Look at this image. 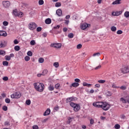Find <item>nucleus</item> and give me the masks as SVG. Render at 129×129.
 Instances as JSON below:
<instances>
[{
  "label": "nucleus",
  "mask_w": 129,
  "mask_h": 129,
  "mask_svg": "<svg viewBox=\"0 0 129 129\" xmlns=\"http://www.w3.org/2000/svg\"><path fill=\"white\" fill-rule=\"evenodd\" d=\"M88 27H90V24L84 23L81 26V28L82 30H85V29H87Z\"/></svg>",
  "instance_id": "nucleus-8"
},
{
  "label": "nucleus",
  "mask_w": 129,
  "mask_h": 129,
  "mask_svg": "<svg viewBox=\"0 0 129 129\" xmlns=\"http://www.w3.org/2000/svg\"><path fill=\"white\" fill-rule=\"evenodd\" d=\"M9 56L10 58H13V57H15V54H14V53H11Z\"/></svg>",
  "instance_id": "nucleus-62"
},
{
  "label": "nucleus",
  "mask_w": 129,
  "mask_h": 129,
  "mask_svg": "<svg viewBox=\"0 0 129 129\" xmlns=\"http://www.w3.org/2000/svg\"><path fill=\"white\" fill-rule=\"evenodd\" d=\"M48 73V70H44L42 73V75L43 76H45V75H46Z\"/></svg>",
  "instance_id": "nucleus-21"
},
{
  "label": "nucleus",
  "mask_w": 129,
  "mask_h": 129,
  "mask_svg": "<svg viewBox=\"0 0 129 129\" xmlns=\"http://www.w3.org/2000/svg\"><path fill=\"white\" fill-rule=\"evenodd\" d=\"M36 44V42L35 40H31L30 41V45H32V46H34Z\"/></svg>",
  "instance_id": "nucleus-42"
},
{
  "label": "nucleus",
  "mask_w": 129,
  "mask_h": 129,
  "mask_svg": "<svg viewBox=\"0 0 129 129\" xmlns=\"http://www.w3.org/2000/svg\"><path fill=\"white\" fill-rule=\"evenodd\" d=\"M42 36H43V37H44V38H46V37H47V33H44L42 34Z\"/></svg>",
  "instance_id": "nucleus-64"
},
{
  "label": "nucleus",
  "mask_w": 129,
  "mask_h": 129,
  "mask_svg": "<svg viewBox=\"0 0 129 129\" xmlns=\"http://www.w3.org/2000/svg\"><path fill=\"white\" fill-rule=\"evenodd\" d=\"M120 88V89H122V90H125V89H126V87L123 86H121Z\"/></svg>",
  "instance_id": "nucleus-54"
},
{
  "label": "nucleus",
  "mask_w": 129,
  "mask_h": 129,
  "mask_svg": "<svg viewBox=\"0 0 129 129\" xmlns=\"http://www.w3.org/2000/svg\"><path fill=\"white\" fill-rule=\"evenodd\" d=\"M33 129H39V126L37 125H34L33 126Z\"/></svg>",
  "instance_id": "nucleus-56"
},
{
  "label": "nucleus",
  "mask_w": 129,
  "mask_h": 129,
  "mask_svg": "<svg viewBox=\"0 0 129 129\" xmlns=\"http://www.w3.org/2000/svg\"><path fill=\"white\" fill-rule=\"evenodd\" d=\"M3 5L5 8H9L11 6V3L9 1H4Z\"/></svg>",
  "instance_id": "nucleus-9"
},
{
  "label": "nucleus",
  "mask_w": 129,
  "mask_h": 129,
  "mask_svg": "<svg viewBox=\"0 0 129 129\" xmlns=\"http://www.w3.org/2000/svg\"><path fill=\"white\" fill-rule=\"evenodd\" d=\"M7 47V42L3 41L0 42V48H5Z\"/></svg>",
  "instance_id": "nucleus-10"
},
{
  "label": "nucleus",
  "mask_w": 129,
  "mask_h": 129,
  "mask_svg": "<svg viewBox=\"0 0 129 129\" xmlns=\"http://www.w3.org/2000/svg\"><path fill=\"white\" fill-rule=\"evenodd\" d=\"M5 60L6 61H10V60H11V56H10V55H6L5 56Z\"/></svg>",
  "instance_id": "nucleus-23"
},
{
  "label": "nucleus",
  "mask_w": 129,
  "mask_h": 129,
  "mask_svg": "<svg viewBox=\"0 0 129 129\" xmlns=\"http://www.w3.org/2000/svg\"><path fill=\"white\" fill-rule=\"evenodd\" d=\"M121 14H122V12H121V11L116 12V16H119V15H121Z\"/></svg>",
  "instance_id": "nucleus-49"
},
{
  "label": "nucleus",
  "mask_w": 129,
  "mask_h": 129,
  "mask_svg": "<svg viewBox=\"0 0 129 129\" xmlns=\"http://www.w3.org/2000/svg\"><path fill=\"white\" fill-rule=\"evenodd\" d=\"M119 72L122 73L123 74H126V73H128L129 72V67L128 66H123L119 70Z\"/></svg>",
  "instance_id": "nucleus-3"
},
{
  "label": "nucleus",
  "mask_w": 129,
  "mask_h": 129,
  "mask_svg": "<svg viewBox=\"0 0 129 129\" xmlns=\"http://www.w3.org/2000/svg\"><path fill=\"white\" fill-rule=\"evenodd\" d=\"M55 6L56 8H59V7H61V3L59 2H57L55 3Z\"/></svg>",
  "instance_id": "nucleus-33"
},
{
  "label": "nucleus",
  "mask_w": 129,
  "mask_h": 129,
  "mask_svg": "<svg viewBox=\"0 0 129 129\" xmlns=\"http://www.w3.org/2000/svg\"><path fill=\"white\" fill-rule=\"evenodd\" d=\"M53 66L55 67V68H58L59 67V62H55L53 63Z\"/></svg>",
  "instance_id": "nucleus-30"
},
{
  "label": "nucleus",
  "mask_w": 129,
  "mask_h": 129,
  "mask_svg": "<svg viewBox=\"0 0 129 129\" xmlns=\"http://www.w3.org/2000/svg\"><path fill=\"white\" fill-rule=\"evenodd\" d=\"M101 68V66H98L95 68V70H98V69H100Z\"/></svg>",
  "instance_id": "nucleus-58"
},
{
  "label": "nucleus",
  "mask_w": 129,
  "mask_h": 129,
  "mask_svg": "<svg viewBox=\"0 0 129 129\" xmlns=\"http://www.w3.org/2000/svg\"><path fill=\"white\" fill-rule=\"evenodd\" d=\"M24 59H25V61H30V57H29V56H25Z\"/></svg>",
  "instance_id": "nucleus-44"
},
{
  "label": "nucleus",
  "mask_w": 129,
  "mask_h": 129,
  "mask_svg": "<svg viewBox=\"0 0 129 129\" xmlns=\"http://www.w3.org/2000/svg\"><path fill=\"white\" fill-rule=\"evenodd\" d=\"M124 16L125 18H128L129 17V12L128 11H126L125 12L124 14Z\"/></svg>",
  "instance_id": "nucleus-24"
},
{
  "label": "nucleus",
  "mask_w": 129,
  "mask_h": 129,
  "mask_svg": "<svg viewBox=\"0 0 129 129\" xmlns=\"http://www.w3.org/2000/svg\"><path fill=\"white\" fill-rule=\"evenodd\" d=\"M5 102L6 103H10L11 102V100L9 98H6L5 99Z\"/></svg>",
  "instance_id": "nucleus-45"
},
{
  "label": "nucleus",
  "mask_w": 129,
  "mask_h": 129,
  "mask_svg": "<svg viewBox=\"0 0 129 129\" xmlns=\"http://www.w3.org/2000/svg\"><path fill=\"white\" fill-rule=\"evenodd\" d=\"M111 30L112 31V32H115V31H116V27H115V26H112L111 28Z\"/></svg>",
  "instance_id": "nucleus-36"
},
{
  "label": "nucleus",
  "mask_w": 129,
  "mask_h": 129,
  "mask_svg": "<svg viewBox=\"0 0 129 129\" xmlns=\"http://www.w3.org/2000/svg\"><path fill=\"white\" fill-rule=\"evenodd\" d=\"M63 32H67V31H68V29L66 27H64L63 28Z\"/></svg>",
  "instance_id": "nucleus-61"
},
{
  "label": "nucleus",
  "mask_w": 129,
  "mask_h": 129,
  "mask_svg": "<svg viewBox=\"0 0 129 129\" xmlns=\"http://www.w3.org/2000/svg\"><path fill=\"white\" fill-rule=\"evenodd\" d=\"M107 95L108 96H111L112 95V93H111L110 91H108L107 92Z\"/></svg>",
  "instance_id": "nucleus-47"
},
{
  "label": "nucleus",
  "mask_w": 129,
  "mask_h": 129,
  "mask_svg": "<svg viewBox=\"0 0 129 129\" xmlns=\"http://www.w3.org/2000/svg\"><path fill=\"white\" fill-rule=\"evenodd\" d=\"M50 47H53V48H56L57 49H61V47H62V44L59 43H53L50 44Z\"/></svg>",
  "instance_id": "nucleus-5"
},
{
  "label": "nucleus",
  "mask_w": 129,
  "mask_h": 129,
  "mask_svg": "<svg viewBox=\"0 0 129 129\" xmlns=\"http://www.w3.org/2000/svg\"><path fill=\"white\" fill-rule=\"evenodd\" d=\"M23 16H24V13H23V12H19L17 17H19V18H22Z\"/></svg>",
  "instance_id": "nucleus-27"
},
{
  "label": "nucleus",
  "mask_w": 129,
  "mask_h": 129,
  "mask_svg": "<svg viewBox=\"0 0 129 129\" xmlns=\"http://www.w3.org/2000/svg\"><path fill=\"white\" fill-rule=\"evenodd\" d=\"M2 108L4 111H7V110H8V107L7 106H3Z\"/></svg>",
  "instance_id": "nucleus-43"
},
{
  "label": "nucleus",
  "mask_w": 129,
  "mask_h": 129,
  "mask_svg": "<svg viewBox=\"0 0 129 129\" xmlns=\"http://www.w3.org/2000/svg\"><path fill=\"white\" fill-rule=\"evenodd\" d=\"M121 0H116L112 3V5H119Z\"/></svg>",
  "instance_id": "nucleus-16"
},
{
  "label": "nucleus",
  "mask_w": 129,
  "mask_h": 129,
  "mask_svg": "<svg viewBox=\"0 0 129 129\" xmlns=\"http://www.w3.org/2000/svg\"><path fill=\"white\" fill-rule=\"evenodd\" d=\"M99 56H100V52H97V53H95L93 54V57H99Z\"/></svg>",
  "instance_id": "nucleus-26"
},
{
  "label": "nucleus",
  "mask_w": 129,
  "mask_h": 129,
  "mask_svg": "<svg viewBox=\"0 0 129 129\" xmlns=\"http://www.w3.org/2000/svg\"><path fill=\"white\" fill-rule=\"evenodd\" d=\"M37 32H41L42 31V28L40 27H38L36 29Z\"/></svg>",
  "instance_id": "nucleus-46"
},
{
  "label": "nucleus",
  "mask_w": 129,
  "mask_h": 129,
  "mask_svg": "<svg viewBox=\"0 0 129 129\" xmlns=\"http://www.w3.org/2000/svg\"><path fill=\"white\" fill-rule=\"evenodd\" d=\"M3 25L4 26H8V25H9V22L7 21H4L3 22Z\"/></svg>",
  "instance_id": "nucleus-55"
},
{
  "label": "nucleus",
  "mask_w": 129,
  "mask_h": 129,
  "mask_svg": "<svg viewBox=\"0 0 129 129\" xmlns=\"http://www.w3.org/2000/svg\"><path fill=\"white\" fill-rule=\"evenodd\" d=\"M77 49H81L82 48V44H79L77 46Z\"/></svg>",
  "instance_id": "nucleus-48"
},
{
  "label": "nucleus",
  "mask_w": 129,
  "mask_h": 129,
  "mask_svg": "<svg viewBox=\"0 0 129 129\" xmlns=\"http://www.w3.org/2000/svg\"><path fill=\"white\" fill-rule=\"evenodd\" d=\"M80 109V106L79 104H76V105L74 108V111L77 112Z\"/></svg>",
  "instance_id": "nucleus-12"
},
{
  "label": "nucleus",
  "mask_w": 129,
  "mask_h": 129,
  "mask_svg": "<svg viewBox=\"0 0 129 129\" xmlns=\"http://www.w3.org/2000/svg\"><path fill=\"white\" fill-rule=\"evenodd\" d=\"M76 100V98L75 97H69L66 99V102L68 103V102H71V101H74Z\"/></svg>",
  "instance_id": "nucleus-7"
},
{
  "label": "nucleus",
  "mask_w": 129,
  "mask_h": 129,
  "mask_svg": "<svg viewBox=\"0 0 129 129\" xmlns=\"http://www.w3.org/2000/svg\"><path fill=\"white\" fill-rule=\"evenodd\" d=\"M3 64L4 66H9V62H8V60L3 61Z\"/></svg>",
  "instance_id": "nucleus-29"
},
{
  "label": "nucleus",
  "mask_w": 129,
  "mask_h": 129,
  "mask_svg": "<svg viewBox=\"0 0 129 129\" xmlns=\"http://www.w3.org/2000/svg\"><path fill=\"white\" fill-rule=\"evenodd\" d=\"M64 24H66V25H69V20H66Z\"/></svg>",
  "instance_id": "nucleus-63"
},
{
  "label": "nucleus",
  "mask_w": 129,
  "mask_h": 129,
  "mask_svg": "<svg viewBox=\"0 0 129 129\" xmlns=\"http://www.w3.org/2000/svg\"><path fill=\"white\" fill-rule=\"evenodd\" d=\"M59 28H60V25H57L53 27L55 30H57V29H59Z\"/></svg>",
  "instance_id": "nucleus-60"
},
{
  "label": "nucleus",
  "mask_w": 129,
  "mask_h": 129,
  "mask_svg": "<svg viewBox=\"0 0 129 129\" xmlns=\"http://www.w3.org/2000/svg\"><path fill=\"white\" fill-rule=\"evenodd\" d=\"M28 28L29 30L33 31V30H35V29L37 28V25H36V23L34 22H31L29 24H28Z\"/></svg>",
  "instance_id": "nucleus-4"
},
{
  "label": "nucleus",
  "mask_w": 129,
  "mask_h": 129,
  "mask_svg": "<svg viewBox=\"0 0 129 129\" xmlns=\"http://www.w3.org/2000/svg\"><path fill=\"white\" fill-rule=\"evenodd\" d=\"M93 105L98 108H102L105 111L110 108V105L107 104V103L104 102H95L93 103Z\"/></svg>",
  "instance_id": "nucleus-1"
},
{
  "label": "nucleus",
  "mask_w": 129,
  "mask_h": 129,
  "mask_svg": "<svg viewBox=\"0 0 129 129\" xmlns=\"http://www.w3.org/2000/svg\"><path fill=\"white\" fill-rule=\"evenodd\" d=\"M68 38H70V39H72L74 37V35H73V33H70L68 35Z\"/></svg>",
  "instance_id": "nucleus-31"
},
{
  "label": "nucleus",
  "mask_w": 129,
  "mask_h": 129,
  "mask_svg": "<svg viewBox=\"0 0 129 129\" xmlns=\"http://www.w3.org/2000/svg\"><path fill=\"white\" fill-rule=\"evenodd\" d=\"M11 98H20L21 97V93L20 92H16L11 95Z\"/></svg>",
  "instance_id": "nucleus-6"
},
{
  "label": "nucleus",
  "mask_w": 129,
  "mask_h": 129,
  "mask_svg": "<svg viewBox=\"0 0 129 129\" xmlns=\"http://www.w3.org/2000/svg\"><path fill=\"white\" fill-rule=\"evenodd\" d=\"M59 87H60V84H56L55 86V88H56V89H58Z\"/></svg>",
  "instance_id": "nucleus-52"
},
{
  "label": "nucleus",
  "mask_w": 129,
  "mask_h": 129,
  "mask_svg": "<svg viewBox=\"0 0 129 129\" xmlns=\"http://www.w3.org/2000/svg\"><path fill=\"white\" fill-rule=\"evenodd\" d=\"M38 4H39V6H42V5H44V1L39 0L38 2Z\"/></svg>",
  "instance_id": "nucleus-34"
},
{
  "label": "nucleus",
  "mask_w": 129,
  "mask_h": 129,
  "mask_svg": "<svg viewBox=\"0 0 129 129\" xmlns=\"http://www.w3.org/2000/svg\"><path fill=\"white\" fill-rule=\"evenodd\" d=\"M0 35L1 36H4V37H7L8 35L7 32L4 31H0Z\"/></svg>",
  "instance_id": "nucleus-15"
},
{
  "label": "nucleus",
  "mask_w": 129,
  "mask_h": 129,
  "mask_svg": "<svg viewBox=\"0 0 129 129\" xmlns=\"http://www.w3.org/2000/svg\"><path fill=\"white\" fill-rule=\"evenodd\" d=\"M14 44H15V45H17V44H19V41H18V40L15 39L14 41Z\"/></svg>",
  "instance_id": "nucleus-59"
},
{
  "label": "nucleus",
  "mask_w": 129,
  "mask_h": 129,
  "mask_svg": "<svg viewBox=\"0 0 129 129\" xmlns=\"http://www.w3.org/2000/svg\"><path fill=\"white\" fill-rule=\"evenodd\" d=\"M77 104H75L73 102H71L70 103V105L71 106H72V107H73V108H75V107L76 106V105H77Z\"/></svg>",
  "instance_id": "nucleus-37"
},
{
  "label": "nucleus",
  "mask_w": 129,
  "mask_h": 129,
  "mask_svg": "<svg viewBox=\"0 0 129 129\" xmlns=\"http://www.w3.org/2000/svg\"><path fill=\"white\" fill-rule=\"evenodd\" d=\"M5 125H7L8 126H9L10 125V122H9L8 121H6L5 123H4Z\"/></svg>",
  "instance_id": "nucleus-53"
},
{
  "label": "nucleus",
  "mask_w": 129,
  "mask_h": 129,
  "mask_svg": "<svg viewBox=\"0 0 129 129\" xmlns=\"http://www.w3.org/2000/svg\"><path fill=\"white\" fill-rule=\"evenodd\" d=\"M117 35H121L122 34V31L119 30L117 31Z\"/></svg>",
  "instance_id": "nucleus-50"
},
{
  "label": "nucleus",
  "mask_w": 129,
  "mask_h": 129,
  "mask_svg": "<svg viewBox=\"0 0 129 129\" xmlns=\"http://www.w3.org/2000/svg\"><path fill=\"white\" fill-rule=\"evenodd\" d=\"M83 86H87L88 87H90V86H91V84H87L85 82L83 83Z\"/></svg>",
  "instance_id": "nucleus-28"
},
{
  "label": "nucleus",
  "mask_w": 129,
  "mask_h": 129,
  "mask_svg": "<svg viewBox=\"0 0 129 129\" xmlns=\"http://www.w3.org/2000/svg\"><path fill=\"white\" fill-rule=\"evenodd\" d=\"M72 86L73 87H77L78 86H79V84L78 83H73V84H72Z\"/></svg>",
  "instance_id": "nucleus-19"
},
{
  "label": "nucleus",
  "mask_w": 129,
  "mask_h": 129,
  "mask_svg": "<svg viewBox=\"0 0 129 129\" xmlns=\"http://www.w3.org/2000/svg\"><path fill=\"white\" fill-rule=\"evenodd\" d=\"M114 127L116 129H119L120 127V125L118 124H116L114 125Z\"/></svg>",
  "instance_id": "nucleus-39"
},
{
  "label": "nucleus",
  "mask_w": 129,
  "mask_h": 129,
  "mask_svg": "<svg viewBox=\"0 0 129 129\" xmlns=\"http://www.w3.org/2000/svg\"><path fill=\"white\" fill-rule=\"evenodd\" d=\"M26 103L27 105H30L31 104V100H27L26 101Z\"/></svg>",
  "instance_id": "nucleus-41"
},
{
  "label": "nucleus",
  "mask_w": 129,
  "mask_h": 129,
  "mask_svg": "<svg viewBox=\"0 0 129 129\" xmlns=\"http://www.w3.org/2000/svg\"><path fill=\"white\" fill-rule=\"evenodd\" d=\"M124 98L126 99V103L129 104V95L124 97Z\"/></svg>",
  "instance_id": "nucleus-32"
},
{
  "label": "nucleus",
  "mask_w": 129,
  "mask_h": 129,
  "mask_svg": "<svg viewBox=\"0 0 129 129\" xmlns=\"http://www.w3.org/2000/svg\"><path fill=\"white\" fill-rule=\"evenodd\" d=\"M56 14L59 17H61V16H62V10H61L60 9L56 10Z\"/></svg>",
  "instance_id": "nucleus-13"
},
{
  "label": "nucleus",
  "mask_w": 129,
  "mask_h": 129,
  "mask_svg": "<svg viewBox=\"0 0 129 129\" xmlns=\"http://www.w3.org/2000/svg\"><path fill=\"white\" fill-rule=\"evenodd\" d=\"M45 23L47 25H50V24L52 23V20H51V19L50 18H47L45 20Z\"/></svg>",
  "instance_id": "nucleus-14"
},
{
  "label": "nucleus",
  "mask_w": 129,
  "mask_h": 129,
  "mask_svg": "<svg viewBox=\"0 0 129 129\" xmlns=\"http://www.w3.org/2000/svg\"><path fill=\"white\" fill-rule=\"evenodd\" d=\"M14 49L15 51H20V46L16 45L15 46Z\"/></svg>",
  "instance_id": "nucleus-35"
},
{
  "label": "nucleus",
  "mask_w": 129,
  "mask_h": 129,
  "mask_svg": "<svg viewBox=\"0 0 129 129\" xmlns=\"http://www.w3.org/2000/svg\"><path fill=\"white\" fill-rule=\"evenodd\" d=\"M27 55L28 56H33V52H32V51H29L27 52Z\"/></svg>",
  "instance_id": "nucleus-40"
},
{
  "label": "nucleus",
  "mask_w": 129,
  "mask_h": 129,
  "mask_svg": "<svg viewBox=\"0 0 129 129\" xmlns=\"http://www.w3.org/2000/svg\"><path fill=\"white\" fill-rule=\"evenodd\" d=\"M120 118H122V119H125V115L122 114L120 116Z\"/></svg>",
  "instance_id": "nucleus-57"
},
{
  "label": "nucleus",
  "mask_w": 129,
  "mask_h": 129,
  "mask_svg": "<svg viewBox=\"0 0 129 129\" xmlns=\"http://www.w3.org/2000/svg\"><path fill=\"white\" fill-rule=\"evenodd\" d=\"M72 119H74V117H69L68 118V123H69V124H70V123H71V121H72Z\"/></svg>",
  "instance_id": "nucleus-20"
},
{
  "label": "nucleus",
  "mask_w": 129,
  "mask_h": 129,
  "mask_svg": "<svg viewBox=\"0 0 129 129\" xmlns=\"http://www.w3.org/2000/svg\"><path fill=\"white\" fill-rule=\"evenodd\" d=\"M0 55L2 56H5L6 55V51L4 50H0Z\"/></svg>",
  "instance_id": "nucleus-22"
},
{
  "label": "nucleus",
  "mask_w": 129,
  "mask_h": 129,
  "mask_svg": "<svg viewBox=\"0 0 129 129\" xmlns=\"http://www.w3.org/2000/svg\"><path fill=\"white\" fill-rule=\"evenodd\" d=\"M19 13H18V11L17 10H13V15L16 17H18Z\"/></svg>",
  "instance_id": "nucleus-25"
},
{
  "label": "nucleus",
  "mask_w": 129,
  "mask_h": 129,
  "mask_svg": "<svg viewBox=\"0 0 129 129\" xmlns=\"http://www.w3.org/2000/svg\"><path fill=\"white\" fill-rule=\"evenodd\" d=\"M38 61L39 63H43L44 62V58L41 57L39 58Z\"/></svg>",
  "instance_id": "nucleus-38"
},
{
  "label": "nucleus",
  "mask_w": 129,
  "mask_h": 129,
  "mask_svg": "<svg viewBox=\"0 0 129 129\" xmlns=\"http://www.w3.org/2000/svg\"><path fill=\"white\" fill-rule=\"evenodd\" d=\"M3 80H4V81H8V80H9V78L8 77H4L3 78Z\"/></svg>",
  "instance_id": "nucleus-51"
},
{
  "label": "nucleus",
  "mask_w": 129,
  "mask_h": 129,
  "mask_svg": "<svg viewBox=\"0 0 129 129\" xmlns=\"http://www.w3.org/2000/svg\"><path fill=\"white\" fill-rule=\"evenodd\" d=\"M120 101H121L122 103H126V99H124V98L121 97L120 99Z\"/></svg>",
  "instance_id": "nucleus-17"
},
{
  "label": "nucleus",
  "mask_w": 129,
  "mask_h": 129,
  "mask_svg": "<svg viewBox=\"0 0 129 129\" xmlns=\"http://www.w3.org/2000/svg\"><path fill=\"white\" fill-rule=\"evenodd\" d=\"M34 86L36 91H38V92H43L44 91V88H45L44 84L37 82L34 84Z\"/></svg>",
  "instance_id": "nucleus-2"
},
{
  "label": "nucleus",
  "mask_w": 129,
  "mask_h": 129,
  "mask_svg": "<svg viewBox=\"0 0 129 129\" xmlns=\"http://www.w3.org/2000/svg\"><path fill=\"white\" fill-rule=\"evenodd\" d=\"M50 113H51V110H50V109H47L43 113V115L46 116V115H49Z\"/></svg>",
  "instance_id": "nucleus-11"
},
{
  "label": "nucleus",
  "mask_w": 129,
  "mask_h": 129,
  "mask_svg": "<svg viewBox=\"0 0 129 129\" xmlns=\"http://www.w3.org/2000/svg\"><path fill=\"white\" fill-rule=\"evenodd\" d=\"M48 88L49 91H53V90H54V86L52 85H49Z\"/></svg>",
  "instance_id": "nucleus-18"
}]
</instances>
